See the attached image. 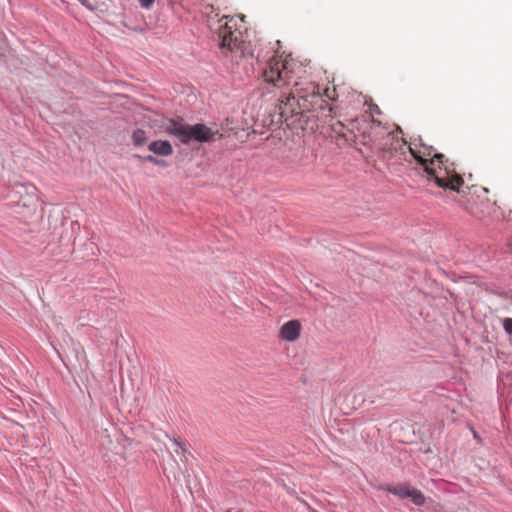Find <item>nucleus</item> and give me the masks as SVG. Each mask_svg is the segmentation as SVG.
Wrapping results in <instances>:
<instances>
[{
    "mask_svg": "<svg viewBox=\"0 0 512 512\" xmlns=\"http://www.w3.org/2000/svg\"><path fill=\"white\" fill-rule=\"evenodd\" d=\"M424 171L429 176V179H433L438 187L443 189H450L453 191H460V187L464 184V180L454 168L453 163H449L446 157L443 159V163L436 162V165L428 167Z\"/></svg>",
    "mask_w": 512,
    "mask_h": 512,
    "instance_id": "obj_5",
    "label": "nucleus"
},
{
    "mask_svg": "<svg viewBox=\"0 0 512 512\" xmlns=\"http://www.w3.org/2000/svg\"><path fill=\"white\" fill-rule=\"evenodd\" d=\"M366 130L361 133V144L364 146H373L381 151H392V147L384 142V139L395 140L397 139V131H401L399 126L395 131H389L387 127L383 126L379 121H375L368 115L367 121L363 122Z\"/></svg>",
    "mask_w": 512,
    "mask_h": 512,
    "instance_id": "obj_4",
    "label": "nucleus"
},
{
    "mask_svg": "<svg viewBox=\"0 0 512 512\" xmlns=\"http://www.w3.org/2000/svg\"><path fill=\"white\" fill-rule=\"evenodd\" d=\"M132 141L135 146H142L146 143V133L142 129H137L132 134Z\"/></svg>",
    "mask_w": 512,
    "mask_h": 512,
    "instance_id": "obj_12",
    "label": "nucleus"
},
{
    "mask_svg": "<svg viewBox=\"0 0 512 512\" xmlns=\"http://www.w3.org/2000/svg\"><path fill=\"white\" fill-rule=\"evenodd\" d=\"M368 115H362L360 118L350 119L347 122V132H344V122L336 121L330 123L332 132L335 135L338 146H353L361 143V133L366 130L363 125L367 121Z\"/></svg>",
    "mask_w": 512,
    "mask_h": 512,
    "instance_id": "obj_6",
    "label": "nucleus"
},
{
    "mask_svg": "<svg viewBox=\"0 0 512 512\" xmlns=\"http://www.w3.org/2000/svg\"><path fill=\"white\" fill-rule=\"evenodd\" d=\"M159 163H160L159 166H167V163L164 160L159 159Z\"/></svg>",
    "mask_w": 512,
    "mask_h": 512,
    "instance_id": "obj_19",
    "label": "nucleus"
},
{
    "mask_svg": "<svg viewBox=\"0 0 512 512\" xmlns=\"http://www.w3.org/2000/svg\"><path fill=\"white\" fill-rule=\"evenodd\" d=\"M306 75L307 67L289 55L271 57L262 72L265 82L288 93L278 109L281 120L292 129L313 130L318 125L309 126L312 120L325 124L334 118L329 101L337 100L336 87L321 89Z\"/></svg>",
    "mask_w": 512,
    "mask_h": 512,
    "instance_id": "obj_1",
    "label": "nucleus"
},
{
    "mask_svg": "<svg viewBox=\"0 0 512 512\" xmlns=\"http://www.w3.org/2000/svg\"><path fill=\"white\" fill-rule=\"evenodd\" d=\"M344 132H347V123H344Z\"/></svg>",
    "mask_w": 512,
    "mask_h": 512,
    "instance_id": "obj_20",
    "label": "nucleus"
},
{
    "mask_svg": "<svg viewBox=\"0 0 512 512\" xmlns=\"http://www.w3.org/2000/svg\"><path fill=\"white\" fill-rule=\"evenodd\" d=\"M384 142L388 143V145L392 147V150H396L398 147L406 144V141L404 139H400L398 136L395 140L384 139Z\"/></svg>",
    "mask_w": 512,
    "mask_h": 512,
    "instance_id": "obj_13",
    "label": "nucleus"
},
{
    "mask_svg": "<svg viewBox=\"0 0 512 512\" xmlns=\"http://www.w3.org/2000/svg\"><path fill=\"white\" fill-rule=\"evenodd\" d=\"M383 489L391 494L398 496L399 498H410L411 501L417 506H422L425 503V496L423 493L420 490L412 487L410 484L402 483L397 485H388L383 487Z\"/></svg>",
    "mask_w": 512,
    "mask_h": 512,
    "instance_id": "obj_8",
    "label": "nucleus"
},
{
    "mask_svg": "<svg viewBox=\"0 0 512 512\" xmlns=\"http://www.w3.org/2000/svg\"><path fill=\"white\" fill-rule=\"evenodd\" d=\"M137 157L141 158V159H143V160H145L147 162H150V163H152L154 165H160L159 159L154 157V156H152V155H148V156H145V157H141V156H137Z\"/></svg>",
    "mask_w": 512,
    "mask_h": 512,
    "instance_id": "obj_15",
    "label": "nucleus"
},
{
    "mask_svg": "<svg viewBox=\"0 0 512 512\" xmlns=\"http://www.w3.org/2000/svg\"><path fill=\"white\" fill-rule=\"evenodd\" d=\"M174 443H175V445H177L179 448H181L183 451H185V448L183 447V445H182L179 441H177V440L175 439V440H174Z\"/></svg>",
    "mask_w": 512,
    "mask_h": 512,
    "instance_id": "obj_17",
    "label": "nucleus"
},
{
    "mask_svg": "<svg viewBox=\"0 0 512 512\" xmlns=\"http://www.w3.org/2000/svg\"><path fill=\"white\" fill-rule=\"evenodd\" d=\"M140 1V4L143 8H150L151 5L153 4L154 0H139Z\"/></svg>",
    "mask_w": 512,
    "mask_h": 512,
    "instance_id": "obj_16",
    "label": "nucleus"
},
{
    "mask_svg": "<svg viewBox=\"0 0 512 512\" xmlns=\"http://www.w3.org/2000/svg\"><path fill=\"white\" fill-rule=\"evenodd\" d=\"M301 331L302 325L299 320H289L281 326L279 338L287 342H295L300 338Z\"/></svg>",
    "mask_w": 512,
    "mask_h": 512,
    "instance_id": "obj_9",
    "label": "nucleus"
},
{
    "mask_svg": "<svg viewBox=\"0 0 512 512\" xmlns=\"http://www.w3.org/2000/svg\"><path fill=\"white\" fill-rule=\"evenodd\" d=\"M82 4L85 5L86 7H88L89 9H92V7L88 4L87 0H83Z\"/></svg>",
    "mask_w": 512,
    "mask_h": 512,
    "instance_id": "obj_18",
    "label": "nucleus"
},
{
    "mask_svg": "<svg viewBox=\"0 0 512 512\" xmlns=\"http://www.w3.org/2000/svg\"><path fill=\"white\" fill-rule=\"evenodd\" d=\"M162 127L165 133L176 137L183 144H188L191 141L207 142L215 134L204 124L187 125L173 119L166 120Z\"/></svg>",
    "mask_w": 512,
    "mask_h": 512,
    "instance_id": "obj_3",
    "label": "nucleus"
},
{
    "mask_svg": "<svg viewBox=\"0 0 512 512\" xmlns=\"http://www.w3.org/2000/svg\"><path fill=\"white\" fill-rule=\"evenodd\" d=\"M226 8L227 0H214V2L206 5L205 9L207 11L205 13L208 17L209 28L218 35L221 48L243 55L245 49V39L242 32L244 17L223 15L220 19H216L219 16L218 12L212 16L215 10L219 11Z\"/></svg>",
    "mask_w": 512,
    "mask_h": 512,
    "instance_id": "obj_2",
    "label": "nucleus"
},
{
    "mask_svg": "<svg viewBox=\"0 0 512 512\" xmlns=\"http://www.w3.org/2000/svg\"><path fill=\"white\" fill-rule=\"evenodd\" d=\"M408 149L413 158L423 166L424 170L436 165V162L443 163L445 158L444 154L436 153L432 146L423 143H411Z\"/></svg>",
    "mask_w": 512,
    "mask_h": 512,
    "instance_id": "obj_7",
    "label": "nucleus"
},
{
    "mask_svg": "<svg viewBox=\"0 0 512 512\" xmlns=\"http://www.w3.org/2000/svg\"><path fill=\"white\" fill-rule=\"evenodd\" d=\"M502 324L505 332L512 335V318L503 319Z\"/></svg>",
    "mask_w": 512,
    "mask_h": 512,
    "instance_id": "obj_14",
    "label": "nucleus"
},
{
    "mask_svg": "<svg viewBox=\"0 0 512 512\" xmlns=\"http://www.w3.org/2000/svg\"><path fill=\"white\" fill-rule=\"evenodd\" d=\"M148 150L158 156H170L173 154V147L167 140L152 141L148 145Z\"/></svg>",
    "mask_w": 512,
    "mask_h": 512,
    "instance_id": "obj_10",
    "label": "nucleus"
},
{
    "mask_svg": "<svg viewBox=\"0 0 512 512\" xmlns=\"http://www.w3.org/2000/svg\"><path fill=\"white\" fill-rule=\"evenodd\" d=\"M21 205L26 209L28 215H33L36 212L37 200L34 195H27Z\"/></svg>",
    "mask_w": 512,
    "mask_h": 512,
    "instance_id": "obj_11",
    "label": "nucleus"
}]
</instances>
